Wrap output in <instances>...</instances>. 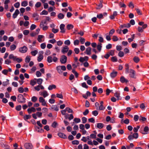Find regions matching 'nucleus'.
Returning <instances> with one entry per match:
<instances>
[{
  "instance_id": "f257e3e1",
  "label": "nucleus",
  "mask_w": 149,
  "mask_h": 149,
  "mask_svg": "<svg viewBox=\"0 0 149 149\" xmlns=\"http://www.w3.org/2000/svg\"><path fill=\"white\" fill-rule=\"evenodd\" d=\"M8 58L9 59H13L14 61H16L18 63H20L22 61V58H17L16 56H14L13 54H10Z\"/></svg>"
},
{
  "instance_id": "f03ea898",
  "label": "nucleus",
  "mask_w": 149,
  "mask_h": 149,
  "mask_svg": "<svg viewBox=\"0 0 149 149\" xmlns=\"http://www.w3.org/2000/svg\"><path fill=\"white\" fill-rule=\"evenodd\" d=\"M56 70L60 74H62L63 71H65L66 70L65 66L64 65H59L56 67Z\"/></svg>"
},
{
  "instance_id": "7ed1b4c3",
  "label": "nucleus",
  "mask_w": 149,
  "mask_h": 149,
  "mask_svg": "<svg viewBox=\"0 0 149 149\" xmlns=\"http://www.w3.org/2000/svg\"><path fill=\"white\" fill-rule=\"evenodd\" d=\"M25 99L24 98L23 96L21 94L18 95L17 97V101L20 103L25 102Z\"/></svg>"
},
{
  "instance_id": "20e7f679",
  "label": "nucleus",
  "mask_w": 149,
  "mask_h": 149,
  "mask_svg": "<svg viewBox=\"0 0 149 149\" xmlns=\"http://www.w3.org/2000/svg\"><path fill=\"white\" fill-rule=\"evenodd\" d=\"M130 76L132 78H136V76L135 75V72L132 69H130Z\"/></svg>"
},
{
  "instance_id": "39448f33",
  "label": "nucleus",
  "mask_w": 149,
  "mask_h": 149,
  "mask_svg": "<svg viewBox=\"0 0 149 149\" xmlns=\"http://www.w3.org/2000/svg\"><path fill=\"white\" fill-rule=\"evenodd\" d=\"M67 60V57L65 55H62L61 56L60 59V61L62 64H65Z\"/></svg>"
},
{
  "instance_id": "423d86ee",
  "label": "nucleus",
  "mask_w": 149,
  "mask_h": 149,
  "mask_svg": "<svg viewBox=\"0 0 149 149\" xmlns=\"http://www.w3.org/2000/svg\"><path fill=\"white\" fill-rule=\"evenodd\" d=\"M28 48L26 46L21 47L19 49V51L21 53H26L27 51Z\"/></svg>"
},
{
  "instance_id": "0eeeda50",
  "label": "nucleus",
  "mask_w": 149,
  "mask_h": 149,
  "mask_svg": "<svg viewBox=\"0 0 149 149\" xmlns=\"http://www.w3.org/2000/svg\"><path fill=\"white\" fill-rule=\"evenodd\" d=\"M24 147L26 149H32L33 146L31 143H27L24 144Z\"/></svg>"
},
{
  "instance_id": "6e6552de",
  "label": "nucleus",
  "mask_w": 149,
  "mask_h": 149,
  "mask_svg": "<svg viewBox=\"0 0 149 149\" xmlns=\"http://www.w3.org/2000/svg\"><path fill=\"white\" fill-rule=\"evenodd\" d=\"M39 101L40 102L42 103L43 106H45L46 105V102L45 100L42 97H40L39 98Z\"/></svg>"
},
{
  "instance_id": "1a4fd4ad",
  "label": "nucleus",
  "mask_w": 149,
  "mask_h": 149,
  "mask_svg": "<svg viewBox=\"0 0 149 149\" xmlns=\"http://www.w3.org/2000/svg\"><path fill=\"white\" fill-rule=\"evenodd\" d=\"M149 130L148 127V126H146L143 129V131H142L141 132L143 134H147L148 133Z\"/></svg>"
},
{
  "instance_id": "9d476101",
  "label": "nucleus",
  "mask_w": 149,
  "mask_h": 149,
  "mask_svg": "<svg viewBox=\"0 0 149 149\" xmlns=\"http://www.w3.org/2000/svg\"><path fill=\"white\" fill-rule=\"evenodd\" d=\"M65 25L63 24H61L60 26V29L61 30L60 32L61 33H64L65 32Z\"/></svg>"
},
{
  "instance_id": "9b49d317",
  "label": "nucleus",
  "mask_w": 149,
  "mask_h": 149,
  "mask_svg": "<svg viewBox=\"0 0 149 149\" xmlns=\"http://www.w3.org/2000/svg\"><path fill=\"white\" fill-rule=\"evenodd\" d=\"M69 49V47L68 46H65L62 49L61 52L63 54H65L68 52Z\"/></svg>"
},
{
  "instance_id": "f8f14e48",
  "label": "nucleus",
  "mask_w": 149,
  "mask_h": 149,
  "mask_svg": "<svg viewBox=\"0 0 149 149\" xmlns=\"http://www.w3.org/2000/svg\"><path fill=\"white\" fill-rule=\"evenodd\" d=\"M40 95L43 96L44 98L47 97L48 95L47 91L46 90H44L42 92H40Z\"/></svg>"
},
{
  "instance_id": "ddd939ff",
  "label": "nucleus",
  "mask_w": 149,
  "mask_h": 149,
  "mask_svg": "<svg viewBox=\"0 0 149 149\" xmlns=\"http://www.w3.org/2000/svg\"><path fill=\"white\" fill-rule=\"evenodd\" d=\"M44 38V36L43 35H39L38 36L37 40L39 42H41L44 41V39L42 40Z\"/></svg>"
},
{
  "instance_id": "4468645a",
  "label": "nucleus",
  "mask_w": 149,
  "mask_h": 149,
  "mask_svg": "<svg viewBox=\"0 0 149 149\" xmlns=\"http://www.w3.org/2000/svg\"><path fill=\"white\" fill-rule=\"evenodd\" d=\"M91 48L90 47H88L86 48L85 53L87 55H90L91 54Z\"/></svg>"
},
{
  "instance_id": "2eb2a0df",
  "label": "nucleus",
  "mask_w": 149,
  "mask_h": 149,
  "mask_svg": "<svg viewBox=\"0 0 149 149\" xmlns=\"http://www.w3.org/2000/svg\"><path fill=\"white\" fill-rule=\"evenodd\" d=\"M34 88L35 90L37 91H39L40 88L41 89H44V87L42 86L39 85L35 87Z\"/></svg>"
},
{
  "instance_id": "dca6fc26",
  "label": "nucleus",
  "mask_w": 149,
  "mask_h": 149,
  "mask_svg": "<svg viewBox=\"0 0 149 149\" xmlns=\"http://www.w3.org/2000/svg\"><path fill=\"white\" fill-rule=\"evenodd\" d=\"M58 135L59 137L64 139H66L67 138V137L66 135L62 133H58Z\"/></svg>"
},
{
  "instance_id": "f3484780",
  "label": "nucleus",
  "mask_w": 149,
  "mask_h": 149,
  "mask_svg": "<svg viewBox=\"0 0 149 149\" xmlns=\"http://www.w3.org/2000/svg\"><path fill=\"white\" fill-rule=\"evenodd\" d=\"M86 137L87 138V140H88L87 141L88 144L89 145L93 146V143L92 141V140L91 139V138L90 137V136H88Z\"/></svg>"
},
{
  "instance_id": "a211bd4d",
  "label": "nucleus",
  "mask_w": 149,
  "mask_h": 149,
  "mask_svg": "<svg viewBox=\"0 0 149 149\" xmlns=\"http://www.w3.org/2000/svg\"><path fill=\"white\" fill-rule=\"evenodd\" d=\"M19 12L18 9L16 10L14 13L13 14V17L14 19L16 18L17 15L19 14Z\"/></svg>"
},
{
  "instance_id": "6ab92c4d",
  "label": "nucleus",
  "mask_w": 149,
  "mask_h": 149,
  "mask_svg": "<svg viewBox=\"0 0 149 149\" xmlns=\"http://www.w3.org/2000/svg\"><path fill=\"white\" fill-rule=\"evenodd\" d=\"M27 111L29 114H30L33 112H34L36 111V109L33 107H32L30 108H29L27 109Z\"/></svg>"
},
{
  "instance_id": "aec40b11",
  "label": "nucleus",
  "mask_w": 149,
  "mask_h": 149,
  "mask_svg": "<svg viewBox=\"0 0 149 149\" xmlns=\"http://www.w3.org/2000/svg\"><path fill=\"white\" fill-rule=\"evenodd\" d=\"M104 126V124L101 123H98L97 124L96 127L99 129H102Z\"/></svg>"
},
{
  "instance_id": "412c9836",
  "label": "nucleus",
  "mask_w": 149,
  "mask_h": 149,
  "mask_svg": "<svg viewBox=\"0 0 149 149\" xmlns=\"http://www.w3.org/2000/svg\"><path fill=\"white\" fill-rule=\"evenodd\" d=\"M50 109L53 111H58L59 110L58 107L56 105H52Z\"/></svg>"
},
{
  "instance_id": "4be33fe9",
  "label": "nucleus",
  "mask_w": 149,
  "mask_h": 149,
  "mask_svg": "<svg viewBox=\"0 0 149 149\" xmlns=\"http://www.w3.org/2000/svg\"><path fill=\"white\" fill-rule=\"evenodd\" d=\"M120 81L122 83H127L128 81L123 76H121L120 78Z\"/></svg>"
},
{
  "instance_id": "5701e85b",
  "label": "nucleus",
  "mask_w": 149,
  "mask_h": 149,
  "mask_svg": "<svg viewBox=\"0 0 149 149\" xmlns=\"http://www.w3.org/2000/svg\"><path fill=\"white\" fill-rule=\"evenodd\" d=\"M117 15V13L116 11H114L113 12L112 15L110 16V18L111 19H114L115 17Z\"/></svg>"
},
{
  "instance_id": "b1692460",
  "label": "nucleus",
  "mask_w": 149,
  "mask_h": 149,
  "mask_svg": "<svg viewBox=\"0 0 149 149\" xmlns=\"http://www.w3.org/2000/svg\"><path fill=\"white\" fill-rule=\"evenodd\" d=\"M79 62H74L72 64V66L73 68H76L77 66H79Z\"/></svg>"
},
{
  "instance_id": "393cba45",
  "label": "nucleus",
  "mask_w": 149,
  "mask_h": 149,
  "mask_svg": "<svg viewBox=\"0 0 149 149\" xmlns=\"http://www.w3.org/2000/svg\"><path fill=\"white\" fill-rule=\"evenodd\" d=\"M35 128L36 131L38 132H41L43 131V130L41 128H40L39 127L37 126H35Z\"/></svg>"
},
{
  "instance_id": "a878e982",
  "label": "nucleus",
  "mask_w": 149,
  "mask_h": 149,
  "mask_svg": "<svg viewBox=\"0 0 149 149\" xmlns=\"http://www.w3.org/2000/svg\"><path fill=\"white\" fill-rule=\"evenodd\" d=\"M117 72L116 71H113L110 74V76L112 78L115 77L117 74Z\"/></svg>"
},
{
  "instance_id": "bb28decb",
  "label": "nucleus",
  "mask_w": 149,
  "mask_h": 149,
  "mask_svg": "<svg viewBox=\"0 0 149 149\" xmlns=\"http://www.w3.org/2000/svg\"><path fill=\"white\" fill-rule=\"evenodd\" d=\"M56 88V86L54 84H52L49 85L48 87V89L49 90H51L53 89H55Z\"/></svg>"
},
{
  "instance_id": "cd10ccee",
  "label": "nucleus",
  "mask_w": 149,
  "mask_h": 149,
  "mask_svg": "<svg viewBox=\"0 0 149 149\" xmlns=\"http://www.w3.org/2000/svg\"><path fill=\"white\" fill-rule=\"evenodd\" d=\"M47 21L46 19H45L42 21L41 22L40 24V27H42L43 25H44V24H47Z\"/></svg>"
},
{
  "instance_id": "c85d7f7f",
  "label": "nucleus",
  "mask_w": 149,
  "mask_h": 149,
  "mask_svg": "<svg viewBox=\"0 0 149 149\" xmlns=\"http://www.w3.org/2000/svg\"><path fill=\"white\" fill-rule=\"evenodd\" d=\"M102 44L101 43H98L97 45V49L100 52L102 49Z\"/></svg>"
},
{
  "instance_id": "c756f323",
  "label": "nucleus",
  "mask_w": 149,
  "mask_h": 149,
  "mask_svg": "<svg viewBox=\"0 0 149 149\" xmlns=\"http://www.w3.org/2000/svg\"><path fill=\"white\" fill-rule=\"evenodd\" d=\"M125 73H128L130 72H129V67L128 64H126L125 65Z\"/></svg>"
},
{
  "instance_id": "7c9ffc66",
  "label": "nucleus",
  "mask_w": 149,
  "mask_h": 149,
  "mask_svg": "<svg viewBox=\"0 0 149 149\" xmlns=\"http://www.w3.org/2000/svg\"><path fill=\"white\" fill-rule=\"evenodd\" d=\"M36 79H35L34 80H31L30 81V84L33 86L36 83Z\"/></svg>"
},
{
  "instance_id": "2f4dec72",
  "label": "nucleus",
  "mask_w": 149,
  "mask_h": 149,
  "mask_svg": "<svg viewBox=\"0 0 149 149\" xmlns=\"http://www.w3.org/2000/svg\"><path fill=\"white\" fill-rule=\"evenodd\" d=\"M31 118V116L30 115H26L24 117V119L25 120H26Z\"/></svg>"
},
{
  "instance_id": "473e14b6",
  "label": "nucleus",
  "mask_w": 149,
  "mask_h": 149,
  "mask_svg": "<svg viewBox=\"0 0 149 149\" xmlns=\"http://www.w3.org/2000/svg\"><path fill=\"white\" fill-rule=\"evenodd\" d=\"M85 39L84 38L82 37H80L79 38V41L80 42L81 44H84L85 42Z\"/></svg>"
},
{
  "instance_id": "72a5a7b5",
  "label": "nucleus",
  "mask_w": 149,
  "mask_h": 149,
  "mask_svg": "<svg viewBox=\"0 0 149 149\" xmlns=\"http://www.w3.org/2000/svg\"><path fill=\"white\" fill-rule=\"evenodd\" d=\"M64 15L61 13H60L58 15V17L60 19H62L64 18Z\"/></svg>"
},
{
  "instance_id": "f704fd0d",
  "label": "nucleus",
  "mask_w": 149,
  "mask_h": 149,
  "mask_svg": "<svg viewBox=\"0 0 149 149\" xmlns=\"http://www.w3.org/2000/svg\"><path fill=\"white\" fill-rule=\"evenodd\" d=\"M28 5V2L26 1H24L21 3V6H22L25 7Z\"/></svg>"
},
{
  "instance_id": "c9c22d12",
  "label": "nucleus",
  "mask_w": 149,
  "mask_h": 149,
  "mask_svg": "<svg viewBox=\"0 0 149 149\" xmlns=\"http://www.w3.org/2000/svg\"><path fill=\"white\" fill-rule=\"evenodd\" d=\"M37 83L41 85L43 79L41 78H39L36 79Z\"/></svg>"
},
{
  "instance_id": "e433bc0d",
  "label": "nucleus",
  "mask_w": 149,
  "mask_h": 149,
  "mask_svg": "<svg viewBox=\"0 0 149 149\" xmlns=\"http://www.w3.org/2000/svg\"><path fill=\"white\" fill-rule=\"evenodd\" d=\"M43 56L42 55L39 54V55L38 57V62L41 61L43 59Z\"/></svg>"
},
{
  "instance_id": "4c0bfd02",
  "label": "nucleus",
  "mask_w": 149,
  "mask_h": 149,
  "mask_svg": "<svg viewBox=\"0 0 149 149\" xmlns=\"http://www.w3.org/2000/svg\"><path fill=\"white\" fill-rule=\"evenodd\" d=\"M31 60V58L30 56H27L25 59V62L27 63H29Z\"/></svg>"
},
{
  "instance_id": "58836bf2",
  "label": "nucleus",
  "mask_w": 149,
  "mask_h": 149,
  "mask_svg": "<svg viewBox=\"0 0 149 149\" xmlns=\"http://www.w3.org/2000/svg\"><path fill=\"white\" fill-rule=\"evenodd\" d=\"M134 61L136 63H138L140 60L139 58L137 56H135L133 58Z\"/></svg>"
},
{
  "instance_id": "ea45409f",
  "label": "nucleus",
  "mask_w": 149,
  "mask_h": 149,
  "mask_svg": "<svg viewBox=\"0 0 149 149\" xmlns=\"http://www.w3.org/2000/svg\"><path fill=\"white\" fill-rule=\"evenodd\" d=\"M38 53V51L37 50H35L31 52V54L33 56H35Z\"/></svg>"
},
{
  "instance_id": "a19ab883",
  "label": "nucleus",
  "mask_w": 149,
  "mask_h": 149,
  "mask_svg": "<svg viewBox=\"0 0 149 149\" xmlns=\"http://www.w3.org/2000/svg\"><path fill=\"white\" fill-rule=\"evenodd\" d=\"M52 58L51 56H49L47 57V61L49 63H51L52 61Z\"/></svg>"
},
{
  "instance_id": "79ce46f5",
  "label": "nucleus",
  "mask_w": 149,
  "mask_h": 149,
  "mask_svg": "<svg viewBox=\"0 0 149 149\" xmlns=\"http://www.w3.org/2000/svg\"><path fill=\"white\" fill-rule=\"evenodd\" d=\"M73 26L71 24H68L67 26V29L68 30H69L73 28Z\"/></svg>"
},
{
  "instance_id": "37998d69",
  "label": "nucleus",
  "mask_w": 149,
  "mask_h": 149,
  "mask_svg": "<svg viewBox=\"0 0 149 149\" xmlns=\"http://www.w3.org/2000/svg\"><path fill=\"white\" fill-rule=\"evenodd\" d=\"M114 96L117 98L118 100L120 99V93H119L118 92H116L114 94Z\"/></svg>"
},
{
  "instance_id": "c03bdc74",
  "label": "nucleus",
  "mask_w": 149,
  "mask_h": 149,
  "mask_svg": "<svg viewBox=\"0 0 149 149\" xmlns=\"http://www.w3.org/2000/svg\"><path fill=\"white\" fill-rule=\"evenodd\" d=\"M16 46L15 45H12L10 46V49L11 51H13L16 49Z\"/></svg>"
},
{
  "instance_id": "a18cd8bd",
  "label": "nucleus",
  "mask_w": 149,
  "mask_h": 149,
  "mask_svg": "<svg viewBox=\"0 0 149 149\" xmlns=\"http://www.w3.org/2000/svg\"><path fill=\"white\" fill-rule=\"evenodd\" d=\"M119 5L120 6V8H125L126 7V5L125 4L121 2H120L119 3Z\"/></svg>"
},
{
  "instance_id": "49530a36",
  "label": "nucleus",
  "mask_w": 149,
  "mask_h": 149,
  "mask_svg": "<svg viewBox=\"0 0 149 149\" xmlns=\"http://www.w3.org/2000/svg\"><path fill=\"white\" fill-rule=\"evenodd\" d=\"M65 109V110L68 113H72L73 112L72 110L69 107H66Z\"/></svg>"
},
{
  "instance_id": "de8ad7c7",
  "label": "nucleus",
  "mask_w": 149,
  "mask_h": 149,
  "mask_svg": "<svg viewBox=\"0 0 149 149\" xmlns=\"http://www.w3.org/2000/svg\"><path fill=\"white\" fill-rule=\"evenodd\" d=\"M72 73L74 74L75 75V77H76V78H77L78 77V73L76 72L75 70L74 69H72Z\"/></svg>"
},
{
  "instance_id": "09e8293b",
  "label": "nucleus",
  "mask_w": 149,
  "mask_h": 149,
  "mask_svg": "<svg viewBox=\"0 0 149 149\" xmlns=\"http://www.w3.org/2000/svg\"><path fill=\"white\" fill-rule=\"evenodd\" d=\"M105 109V107L103 105H100V106L99 107V108H98V109L99 110H103Z\"/></svg>"
},
{
  "instance_id": "8fccbe9b",
  "label": "nucleus",
  "mask_w": 149,
  "mask_h": 149,
  "mask_svg": "<svg viewBox=\"0 0 149 149\" xmlns=\"http://www.w3.org/2000/svg\"><path fill=\"white\" fill-rule=\"evenodd\" d=\"M111 61L113 62H116L117 61V59L116 56H113L111 58Z\"/></svg>"
},
{
  "instance_id": "3c124183",
  "label": "nucleus",
  "mask_w": 149,
  "mask_h": 149,
  "mask_svg": "<svg viewBox=\"0 0 149 149\" xmlns=\"http://www.w3.org/2000/svg\"><path fill=\"white\" fill-rule=\"evenodd\" d=\"M146 120V118L142 117L141 116H140V118L139 119V120L140 121H145Z\"/></svg>"
},
{
  "instance_id": "603ef678",
  "label": "nucleus",
  "mask_w": 149,
  "mask_h": 149,
  "mask_svg": "<svg viewBox=\"0 0 149 149\" xmlns=\"http://www.w3.org/2000/svg\"><path fill=\"white\" fill-rule=\"evenodd\" d=\"M103 6V5L102 2L101 1L100 3L98 5H97V7H96V9H101Z\"/></svg>"
},
{
  "instance_id": "864d4df0",
  "label": "nucleus",
  "mask_w": 149,
  "mask_h": 149,
  "mask_svg": "<svg viewBox=\"0 0 149 149\" xmlns=\"http://www.w3.org/2000/svg\"><path fill=\"white\" fill-rule=\"evenodd\" d=\"M7 59L5 61V63L7 65L11 63V61L9 59Z\"/></svg>"
},
{
  "instance_id": "5fc2aeb1",
  "label": "nucleus",
  "mask_w": 149,
  "mask_h": 149,
  "mask_svg": "<svg viewBox=\"0 0 149 149\" xmlns=\"http://www.w3.org/2000/svg\"><path fill=\"white\" fill-rule=\"evenodd\" d=\"M79 41L78 40H76L74 41V45H78L79 43Z\"/></svg>"
},
{
  "instance_id": "6e6d98bb",
  "label": "nucleus",
  "mask_w": 149,
  "mask_h": 149,
  "mask_svg": "<svg viewBox=\"0 0 149 149\" xmlns=\"http://www.w3.org/2000/svg\"><path fill=\"white\" fill-rule=\"evenodd\" d=\"M41 72L39 71H37L36 72V75L37 77H39L41 76Z\"/></svg>"
},
{
  "instance_id": "4d7b16f0",
  "label": "nucleus",
  "mask_w": 149,
  "mask_h": 149,
  "mask_svg": "<svg viewBox=\"0 0 149 149\" xmlns=\"http://www.w3.org/2000/svg\"><path fill=\"white\" fill-rule=\"evenodd\" d=\"M74 121L76 123H79L80 122L81 120L79 118H75L74 119Z\"/></svg>"
},
{
  "instance_id": "13d9d810",
  "label": "nucleus",
  "mask_w": 149,
  "mask_h": 149,
  "mask_svg": "<svg viewBox=\"0 0 149 149\" xmlns=\"http://www.w3.org/2000/svg\"><path fill=\"white\" fill-rule=\"evenodd\" d=\"M72 143L73 145H78L79 143L78 141L75 140L72 141Z\"/></svg>"
},
{
  "instance_id": "bf43d9fd",
  "label": "nucleus",
  "mask_w": 149,
  "mask_h": 149,
  "mask_svg": "<svg viewBox=\"0 0 149 149\" xmlns=\"http://www.w3.org/2000/svg\"><path fill=\"white\" fill-rule=\"evenodd\" d=\"M115 30L114 29H112L109 32V34L110 36H111L115 32Z\"/></svg>"
},
{
  "instance_id": "052dcab7",
  "label": "nucleus",
  "mask_w": 149,
  "mask_h": 149,
  "mask_svg": "<svg viewBox=\"0 0 149 149\" xmlns=\"http://www.w3.org/2000/svg\"><path fill=\"white\" fill-rule=\"evenodd\" d=\"M90 137L91 139H95L96 137V135H95V134H92L90 135Z\"/></svg>"
},
{
  "instance_id": "680f3d73",
  "label": "nucleus",
  "mask_w": 149,
  "mask_h": 149,
  "mask_svg": "<svg viewBox=\"0 0 149 149\" xmlns=\"http://www.w3.org/2000/svg\"><path fill=\"white\" fill-rule=\"evenodd\" d=\"M81 86L82 87L86 88H88V86L87 85L85 82H83L81 84Z\"/></svg>"
},
{
  "instance_id": "e2e57ef3",
  "label": "nucleus",
  "mask_w": 149,
  "mask_h": 149,
  "mask_svg": "<svg viewBox=\"0 0 149 149\" xmlns=\"http://www.w3.org/2000/svg\"><path fill=\"white\" fill-rule=\"evenodd\" d=\"M37 100V98L36 96H33L31 98V100L33 102H35Z\"/></svg>"
},
{
  "instance_id": "0e129e2a",
  "label": "nucleus",
  "mask_w": 149,
  "mask_h": 149,
  "mask_svg": "<svg viewBox=\"0 0 149 149\" xmlns=\"http://www.w3.org/2000/svg\"><path fill=\"white\" fill-rule=\"evenodd\" d=\"M139 128L140 126H137L136 127H134L133 129V131L134 132H136L138 131L139 129Z\"/></svg>"
},
{
  "instance_id": "69168bd1",
  "label": "nucleus",
  "mask_w": 149,
  "mask_h": 149,
  "mask_svg": "<svg viewBox=\"0 0 149 149\" xmlns=\"http://www.w3.org/2000/svg\"><path fill=\"white\" fill-rule=\"evenodd\" d=\"M64 44L65 45H69L70 44V42L69 40H67L64 42Z\"/></svg>"
},
{
  "instance_id": "338daca9",
  "label": "nucleus",
  "mask_w": 149,
  "mask_h": 149,
  "mask_svg": "<svg viewBox=\"0 0 149 149\" xmlns=\"http://www.w3.org/2000/svg\"><path fill=\"white\" fill-rule=\"evenodd\" d=\"M81 119L83 123H85L86 122L87 119L85 117H83Z\"/></svg>"
},
{
  "instance_id": "774afa93",
  "label": "nucleus",
  "mask_w": 149,
  "mask_h": 149,
  "mask_svg": "<svg viewBox=\"0 0 149 149\" xmlns=\"http://www.w3.org/2000/svg\"><path fill=\"white\" fill-rule=\"evenodd\" d=\"M133 138L134 139H136L138 137V134L137 133H134L133 135H132Z\"/></svg>"
}]
</instances>
